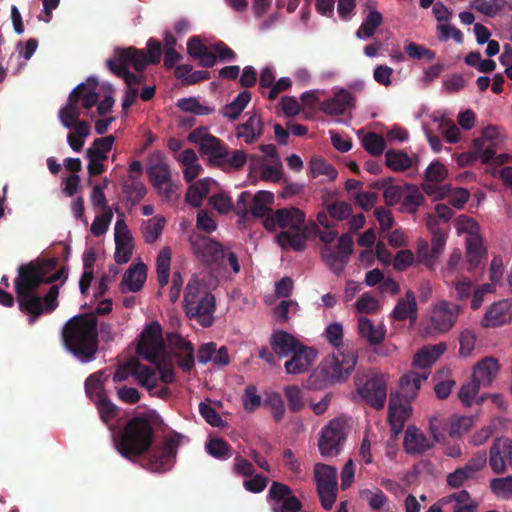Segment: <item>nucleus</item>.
<instances>
[{"label":"nucleus","mask_w":512,"mask_h":512,"mask_svg":"<svg viewBox=\"0 0 512 512\" xmlns=\"http://www.w3.org/2000/svg\"><path fill=\"white\" fill-rule=\"evenodd\" d=\"M67 271L62 267L45 279L44 272L37 263L29 262L18 267V276L14 280V288L19 310L28 315L29 324H34L44 312L50 313L58 307L59 287L52 285L48 293L41 297L35 291L44 283L52 284L67 279Z\"/></svg>","instance_id":"obj_1"},{"label":"nucleus","mask_w":512,"mask_h":512,"mask_svg":"<svg viewBox=\"0 0 512 512\" xmlns=\"http://www.w3.org/2000/svg\"><path fill=\"white\" fill-rule=\"evenodd\" d=\"M97 317L81 314L69 319L62 330L64 347L80 362L89 363L98 352Z\"/></svg>","instance_id":"obj_2"},{"label":"nucleus","mask_w":512,"mask_h":512,"mask_svg":"<svg viewBox=\"0 0 512 512\" xmlns=\"http://www.w3.org/2000/svg\"><path fill=\"white\" fill-rule=\"evenodd\" d=\"M158 416L144 413L127 421L114 438L115 448L125 459L134 461L150 450L155 438L154 427Z\"/></svg>","instance_id":"obj_3"},{"label":"nucleus","mask_w":512,"mask_h":512,"mask_svg":"<svg viewBox=\"0 0 512 512\" xmlns=\"http://www.w3.org/2000/svg\"><path fill=\"white\" fill-rule=\"evenodd\" d=\"M216 300L196 277H192L184 294V310L189 319H195L202 327L212 326Z\"/></svg>","instance_id":"obj_4"},{"label":"nucleus","mask_w":512,"mask_h":512,"mask_svg":"<svg viewBox=\"0 0 512 512\" xmlns=\"http://www.w3.org/2000/svg\"><path fill=\"white\" fill-rule=\"evenodd\" d=\"M106 66L116 76L123 78L129 88L142 82V76L129 71V67L137 72L147 67L146 53L144 50L133 46L127 48H115L112 58L106 60Z\"/></svg>","instance_id":"obj_5"},{"label":"nucleus","mask_w":512,"mask_h":512,"mask_svg":"<svg viewBox=\"0 0 512 512\" xmlns=\"http://www.w3.org/2000/svg\"><path fill=\"white\" fill-rule=\"evenodd\" d=\"M146 173L149 181L162 197L167 200L174 197L176 187L172 182L171 170L160 151H155L148 157Z\"/></svg>","instance_id":"obj_6"},{"label":"nucleus","mask_w":512,"mask_h":512,"mask_svg":"<svg viewBox=\"0 0 512 512\" xmlns=\"http://www.w3.org/2000/svg\"><path fill=\"white\" fill-rule=\"evenodd\" d=\"M179 445L180 435L178 433L167 436L162 446L154 447L150 451L143 466L152 472H166L176 458Z\"/></svg>","instance_id":"obj_7"},{"label":"nucleus","mask_w":512,"mask_h":512,"mask_svg":"<svg viewBox=\"0 0 512 512\" xmlns=\"http://www.w3.org/2000/svg\"><path fill=\"white\" fill-rule=\"evenodd\" d=\"M353 252V238L350 234H342L335 247L324 246L321 258L327 267L336 275H340L348 264Z\"/></svg>","instance_id":"obj_8"},{"label":"nucleus","mask_w":512,"mask_h":512,"mask_svg":"<svg viewBox=\"0 0 512 512\" xmlns=\"http://www.w3.org/2000/svg\"><path fill=\"white\" fill-rule=\"evenodd\" d=\"M163 351L162 327L157 321H153L141 332L136 352L149 362L156 363Z\"/></svg>","instance_id":"obj_9"},{"label":"nucleus","mask_w":512,"mask_h":512,"mask_svg":"<svg viewBox=\"0 0 512 512\" xmlns=\"http://www.w3.org/2000/svg\"><path fill=\"white\" fill-rule=\"evenodd\" d=\"M361 398L376 410L383 409L387 399V380L383 374L374 373L364 382H356Z\"/></svg>","instance_id":"obj_10"},{"label":"nucleus","mask_w":512,"mask_h":512,"mask_svg":"<svg viewBox=\"0 0 512 512\" xmlns=\"http://www.w3.org/2000/svg\"><path fill=\"white\" fill-rule=\"evenodd\" d=\"M357 358L354 350L341 352L322 367V372L331 382L343 381L354 371Z\"/></svg>","instance_id":"obj_11"},{"label":"nucleus","mask_w":512,"mask_h":512,"mask_svg":"<svg viewBox=\"0 0 512 512\" xmlns=\"http://www.w3.org/2000/svg\"><path fill=\"white\" fill-rule=\"evenodd\" d=\"M168 346L177 360L178 367L186 373L195 366L194 346L177 332L167 334Z\"/></svg>","instance_id":"obj_12"},{"label":"nucleus","mask_w":512,"mask_h":512,"mask_svg":"<svg viewBox=\"0 0 512 512\" xmlns=\"http://www.w3.org/2000/svg\"><path fill=\"white\" fill-rule=\"evenodd\" d=\"M346 439L344 425L334 419L322 429L319 439V450L323 456H335L340 452V445Z\"/></svg>","instance_id":"obj_13"},{"label":"nucleus","mask_w":512,"mask_h":512,"mask_svg":"<svg viewBox=\"0 0 512 512\" xmlns=\"http://www.w3.org/2000/svg\"><path fill=\"white\" fill-rule=\"evenodd\" d=\"M498 130L496 126L488 125L482 131L481 137L474 139L473 151L469 154L471 161L481 159L482 163H489L496 154V140Z\"/></svg>","instance_id":"obj_14"},{"label":"nucleus","mask_w":512,"mask_h":512,"mask_svg":"<svg viewBox=\"0 0 512 512\" xmlns=\"http://www.w3.org/2000/svg\"><path fill=\"white\" fill-rule=\"evenodd\" d=\"M305 214L298 208H281L267 216L264 219V226L266 229H274L275 226L281 228L289 227L290 229H299L304 225Z\"/></svg>","instance_id":"obj_15"},{"label":"nucleus","mask_w":512,"mask_h":512,"mask_svg":"<svg viewBox=\"0 0 512 512\" xmlns=\"http://www.w3.org/2000/svg\"><path fill=\"white\" fill-rule=\"evenodd\" d=\"M114 260L118 264L127 263L132 257L133 237L124 219H118L114 229Z\"/></svg>","instance_id":"obj_16"},{"label":"nucleus","mask_w":512,"mask_h":512,"mask_svg":"<svg viewBox=\"0 0 512 512\" xmlns=\"http://www.w3.org/2000/svg\"><path fill=\"white\" fill-rule=\"evenodd\" d=\"M194 252L206 263L223 264L226 250L219 242L205 236H198L192 241Z\"/></svg>","instance_id":"obj_17"},{"label":"nucleus","mask_w":512,"mask_h":512,"mask_svg":"<svg viewBox=\"0 0 512 512\" xmlns=\"http://www.w3.org/2000/svg\"><path fill=\"white\" fill-rule=\"evenodd\" d=\"M461 308L446 301L440 302L431 315V327L440 333L448 332L454 325Z\"/></svg>","instance_id":"obj_18"},{"label":"nucleus","mask_w":512,"mask_h":512,"mask_svg":"<svg viewBox=\"0 0 512 512\" xmlns=\"http://www.w3.org/2000/svg\"><path fill=\"white\" fill-rule=\"evenodd\" d=\"M187 53L198 65L203 68H212L217 63L216 54L212 52L211 46H207L200 36H191L187 41Z\"/></svg>","instance_id":"obj_19"},{"label":"nucleus","mask_w":512,"mask_h":512,"mask_svg":"<svg viewBox=\"0 0 512 512\" xmlns=\"http://www.w3.org/2000/svg\"><path fill=\"white\" fill-rule=\"evenodd\" d=\"M316 357L317 352L314 349L300 345L285 363V370L288 374H302L312 366Z\"/></svg>","instance_id":"obj_20"},{"label":"nucleus","mask_w":512,"mask_h":512,"mask_svg":"<svg viewBox=\"0 0 512 512\" xmlns=\"http://www.w3.org/2000/svg\"><path fill=\"white\" fill-rule=\"evenodd\" d=\"M86 87L84 82L78 84L69 94L67 103L59 110L58 116L61 124L71 129L73 122L78 121L81 115V110L78 105L80 101L79 91Z\"/></svg>","instance_id":"obj_21"},{"label":"nucleus","mask_w":512,"mask_h":512,"mask_svg":"<svg viewBox=\"0 0 512 512\" xmlns=\"http://www.w3.org/2000/svg\"><path fill=\"white\" fill-rule=\"evenodd\" d=\"M512 319V303L503 300L494 303L485 313L482 324L485 327H498L509 323Z\"/></svg>","instance_id":"obj_22"},{"label":"nucleus","mask_w":512,"mask_h":512,"mask_svg":"<svg viewBox=\"0 0 512 512\" xmlns=\"http://www.w3.org/2000/svg\"><path fill=\"white\" fill-rule=\"evenodd\" d=\"M354 97L345 89H340L335 95L321 103V110L328 115H342L354 106Z\"/></svg>","instance_id":"obj_23"},{"label":"nucleus","mask_w":512,"mask_h":512,"mask_svg":"<svg viewBox=\"0 0 512 512\" xmlns=\"http://www.w3.org/2000/svg\"><path fill=\"white\" fill-rule=\"evenodd\" d=\"M498 360L494 357H485L473 368L472 377L484 387L489 386L499 372Z\"/></svg>","instance_id":"obj_24"},{"label":"nucleus","mask_w":512,"mask_h":512,"mask_svg":"<svg viewBox=\"0 0 512 512\" xmlns=\"http://www.w3.org/2000/svg\"><path fill=\"white\" fill-rule=\"evenodd\" d=\"M273 352L279 357H288L302 345L293 335L286 331H275L270 338Z\"/></svg>","instance_id":"obj_25"},{"label":"nucleus","mask_w":512,"mask_h":512,"mask_svg":"<svg viewBox=\"0 0 512 512\" xmlns=\"http://www.w3.org/2000/svg\"><path fill=\"white\" fill-rule=\"evenodd\" d=\"M147 278V267L144 263L132 265L124 273L121 282V291L138 292L142 289Z\"/></svg>","instance_id":"obj_26"},{"label":"nucleus","mask_w":512,"mask_h":512,"mask_svg":"<svg viewBox=\"0 0 512 512\" xmlns=\"http://www.w3.org/2000/svg\"><path fill=\"white\" fill-rule=\"evenodd\" d=\"M127 366L129 367L130 374L137 379L139 385L146 388L153 395L152 391L157 386L155 370L137 360L127 362Z\"/></svg>","instance_id":"obj_27"},{"label":"nucleus","mask_w":512,"mask_h":512,"mask_svg":"<svg viewBox=\"0 0 512 512\" xmlns=\"http://www.w3.org/2000/svg\"><path fill=\"white\" fill-rule=\"evenodd\" d=\"M392 318L396 321L409 319L415 322L418 316L417 302L414 293L408 290L404 298H400L392 311Z\"/></svg>","instance_id":"obj_28"},{"label":"nucleus","mask_w":512,"mask_h":512,"mask_svg":"<svg viewBox=\"0 0 512 512\" xmlns=\"http://www.w3.org/2000/svg\"><path fill=\"white\" fill-rule=\"evenodd\" d=\"M403 444L406 452L411 454H422L432 446V443L415 426H409L406 429Z\"/></svg>","instance_id":"obj_29"},{"label":"nucleus","mask_w":512,"mask_h":512,"mask_svg":"<svg viewBox=\"0 0 512 512\" xmlns=\"http://www.w3.org/2000/svg\"><path fill=\"white\" fill-rule=\"evenodd\" d=\"M264 123L257 113L249 116L246 122L237 127V136L243 138L246 144H252L263 134Z\"/></svg>","instance_id":"obj_30"},{"label":"nucleus","mask_w":512,"mask_h":512,"mask_svg":"<svg viewBox=\"0 0 512 512\" xmlns=\"http://www.w3.org/2000/svg\"><path fill=\"white\" fill-rule=\"evenodd\" d=\"M277 243L283 248H291L295 251H303L306 248L307 236L302 226L299 229L282 231L276 236Z\"/></svg>","instance_id":"obj_31"},{"label":"nucleus","mask_w":512,"mask_h":512,"mask_svg":"<svg viewBox=\"0 0 512 512\" xmlns=\"http://www.w3.org/2000/svg\"><path fill=\"white\" fill-rule=\"evenodd\" d=\"M446 350L445 343H438L432 346H425L420 349L413 358V365L419 368L430 367L436 362Z\"/></svg>","instance_id":"obj_32"},{"label":"nucleus","mask_w":512,"mask_h":512,"mask_svg":"<svg viewBox=\"0 0 512 512\" xmlns=\"http://www.w3.org/2000/svg\"><path fill=\"white\" fill-rule=\"evenodd\" d=\"M508 462V453H506L505 440L497 438L490 447L489 465L496 474H501L506 470Z\"/></svg>","instance_id":"obj_33"},{"label":"nucleus","mask_w":512,"mask_h":512,"mask_svg":"<svg viewBox=\"0 0 512 512\" xmlns=\"http://www.w3.org/2000/svg\"><path fill=\"white\" fill-rule=\"evenodd\" d=\"M485 255L486 251L483 248L481 238L478 235L470 236L467 239L466 250L467 270L470 272L476 270L480 266Z\"/></svg>","instance_id":"obj_34"},{"label":"nucleus","mask_w":512,"mask_h":512,"mask_svg":"<svg viewBox=\"0 0 512 512\" xmlns=\"http://www.w3.org/2000/svg\"><path fill=\"white\" fill-rule=\"evenodd\" d=\"M274 196L271 192L268 191H259L257 192L251 202L250 213L252 216L256 218H263L267 216H271L272 209L270 205L273 204Z\"/></svg>","instance_id":"obj_35"},{"label":"nucleus","mask_w":512,"mask_h":512,"mask_svg":"<svg viewBox=\"0 0 512 512\" xmlns=\"http://www.w3.org/2000/svg\"><path fill=\"white\" fill-rule=\"evenodd\" d=\"M358 330L362 338H365L370 345H378L383 342L386 330L383 326L375 327L372 321L366 317H360Z\"/></svg>","instance_id":"obj_36"},{"label":"nucleus","mask_w":512,"mask_h":512,"mask_svg":"<svg viewBox=\"0 0 512 512\" xmlns=\"http://www.w3.org/2000/svg\"><path fill=\"white\" fill-rule=\"evenodd\" d=\"M210 184L211 180L204 178L190 185L185 195L186 202L193 207H200L203 199L207 197L210 191Z\"/></svg>","instance_id":"obj_37"},{"label":"nucleus","mask_w":512,"mask_h":512,"mask_svg":"<svg viewBox=\"0 0 512 512\" xmlns=\"http://www.w3.org/2000/svg\"><path fill=\"white\" fill-rule=\"evenodd\" d=\"M105 379L106 376L103 370L95 372L87 377L85 381V392L93 402L107 396L104 389Z\"/></svg>","instance_id":"obj_38"},{"label":"nucleus","mask_w":512,"mask_h":512,"mask_svg":"<svg viewBox=\"0 0 512 512\" xmlns=\"http://www.w3.org/2000/svg\"><path fill=\"white\" fill-rule=\"evenodd\" d=\"M385 164L395 172H402L412 167L413 160L404 151L389 149L385 153Z\"/></svg>","instance_id":"obj_39"},{"label":"nucleus","mask_w":512,"mask_h":512,"mask_svg":"<svg viewBox=\"0 0 512 512\" xmlns=\"http://www.w3.org/2000/svg\"><path fill=\"white\" fill-rule=\"evenodd\" d=\"M131 182H124L122 185V192L131 205L138 204L146 195L147 189L143 182L138 179V176L130 175Z\"/></svg>","instance_id":"obj_40"},{"label":"nucleus","mask_w":512,"mask_h":512,"mask_svg":"<svg viewBox=\"0 0 512 512\" xmlns=\"http://www.w3.org/2000/svg\"><path fill=\"white\" fill-rule=\"evenodd\" d=\"M200 152L209 156L215 163L220 164L221 160L228 156L227 147L222 142L212 135L207 137L200 147Z\"/></svg>","instance_id":"obj_41"},{"label":"nucleus","mask_w":512,"mask_h":512,"mask_svg":"<svg viewBox=\"0 0 512 512\" xmlns=\"http://www.w3.org/2000/svg\"><path fill=\"white\" fill-rule=\"evenodd\" d=\"M251 100V93L247 90L240 92L237 97L223 107L221 113L231 121H235L241 115Z\"/></svg>","instance_id":"obj_42"},{"label":"nucleus","mask_w":512,"mask_h":512,"mask_svg":"<svg viewBox=\"0 0 512 512\" xmlns=\"http://www.w3.org/2000/svg\"><path fill=\"white\" fill-rule=\"evenodd\" d=\"M314 478L317 487H337V470L332 466L323 463L315 464Z\"/></svg>","instance_id":"obj_43"},{"label":"nucleus","mask_w":512,"mask_h":512,"mask_svg":"<svg viewBox=\"0 0 512 512\" xmlns=\"http://www.w3.org/2000/svg\"><path fill=\"white\" fill-rule=\"evenodd\" d=\"M383 17L380 12L372 10L366 16L359 29L356 31V37L359 39L371 38L378 27L381 26Z\"/></svg>","instance_id":"obj_44"},{"label":"nucleus","mask_w":512,"mask_h":512,"mask_svg":"<svg viewBox=\"0 0 512 512\" xmlns=\"http://www.w3.org/2000/svg\"><path fill=\"white\" fill-rule=\"evenodd\" d=\"M427 225L432 232L431 251L433 253V257L438 259L445 248L446 235L443 231L435 227L437 225V220L434 215H428Z\"/></svg>","instance_id":"obj_45"},{"label":"nucleus","mask_w":512,"mask_h":512,"mask_svg":"<svg viewBox=\"0 0 512 512\" xmlns=\"http://www.w3.org/2000/svg\"><path fill=\"white\" fill-rule=\"evenodd\" d=\"M406 189L409 193L403 197L401 209L403 212L413 214L423 204L425 198L420 190L414 185H406Z\"/></svg>","instance_id":"obj_46"},{"label":"nucleus","mask_w":512,"mask_h":512,"mask_svg":"<svg viewBox=\"0 0 512 512\" xmlns=\"http://www.w3.org/2000/svg\"><path fill=\"white\" fill-rule=\"evenodd\" d=\"M114 141L113 135L95 139L92 146L86 150V156L107 160Z\"/></svg>","instance_id":"obj_47"},{"label":"nucleus","mask_w":512,"mask_h":512,"mask_svg":"<svg viewBox=\"0 0 512 512\" xmlns=\"http://www.w3.org/2000/svg\"><path fill=\"white\" fill-rule=\"evenodd\" d=\"M85 84L86 87L79 91V97L83 108L91 109L99 100V94L97 93L98 80L91 76Z\"/></svg>","instance_id":"obj_48"},{"label":"nucleus","mask_w":512,"mask_h":512,"mask_svg":"<svg viewBox=\"0 0 512 512\" xmlns=\"http://www.w3.org/2000/svg\"><path fill=\"white\" fill-rule=\"evenodd\" d=\"M171 250L164 247L157 257V279L160 286L168 284L170 275Z\"/></svg>","instance_id":"obj_49"},{"label":"nucleus","mask_w":512,"mask_h":512,"mask_svg":"<svg viewBox=\"0 0 512 512\" xmlns=\"http://www.w3.org/2000/svg\"><path fill=\"white\" fill-rule=\"evenodd\" d=\"M288 408L292 413L300 412L305 406L304 391L297 385H288L284 388Z\"/></svg>","instance_id":"obj_50"},{"label":"nucleus","mask_w":512,"mask_h":512,"mask_svg":"<svg viewBox=\"0 0 512 512\" xmlns=\"http://www.w3.org/2000/svg\"><path fill=\"white\" fill-rule=\"evenodd\" d=\"M309 168L313 178L325 175L329 180H335L338 175L337 170L321 157H312Z\"/></svg>","instance_id":"obj_51"},{"label":"nucleus","mask_w":512,"mask_h":512,"mask_svg":"<svg viewBox=\"0 0 512 512\" xmlns=\"http://www.w3.org/2000/svg\"><path fill=\"white\" fill-rule=\"evenodd\" d=\"M408 416V409L400 402L399 394L391 393L388 405V421L395 422L398 420L405 423Z\"/></svg>","instance_id":"obj_52"},{"label":"nucleus","mask_w":512,"mask_h":512,"mask_svg":"<svg viewBox=\"0 0 512 512\" xmlns=\"http://www.w3.org/2000/svg\"><path fill=\"white\" fill-rule=\"evenodd\" d=\"M165 220L163 218H152L144 222L141 230L145 242L154 243L161 235Z\"/></svg>","instance_id":"obj_53"},{"label":"nucleus","mask_w":512,"mask_h":512,"mask_svg":"<svg viewBox=\"0 0 512 512\" xmlns=\"http://www.w3.org/2000/svg\"><path fill=\"white\" fill-rule=\"evenodd\" d=\"M362 146L368 153L377 157L383 154L386 148V142L381 135L375 132H369L363 137Z\"/></svg>","instance_id":"obj_54"},{"label":"nucleus","mask_w":512,"mask_h":512,"mask_svg":"<svg viewBox=\"0 0 512 512\" xmlns=\"http://www.w3.org/2000/svg\"><path fill=\"white\" fill-rule=\"evenodd\" d=\"M207 452L214 458L225 460L232 456L231 446L221 438L210 439L206 444Z\"/></svg>","instance_id":"obj_55"},{"label":"nucleus","mask_w":512,"mask_h":512,"mask_svg":"<svg viewBox=\"0 0 512 512\" xmlns=\"http://www.w3.org/2000/svg\"><path fill=\"white\" fill-rule=\"evenodd\" d=\"M404 49L406 54L414 60H425L426 62H432L436 58V54L433 50L415 42H408Z\"/></svg>","instance_id":"obj_56"},{"label":"nucleus","mask_w":512,"mask_h":512,"mask_svg":"<svg viewBox=\"0 0 512 512\" xmlns=\"http://www.w3.org/2000/svg\"><path fill=\"white\" fill-rule=\"evenodd\" d=\"M474 425L471 416H454L451 418L448 433L451 437H458L468 432Z\"/></svg>","instance_id":"obj_57"},{"label":"nucleus","mask_w":512,"mask_h":512,"mask_svg":"<svg viewBox=\"0 0 512 512\" xmlns=\"http://www.w3.org/2000/svg\"><path fill=\"white\" fill-rule=\"evenodd\" d=\"M506 0H474L473 7L488 17H494L506 5Z\"/></svg>","instance_id":"obj_58"},{"label":"nucleus","mask_w":512,"mask_h":512,"mask_svg":"<svg viewBox=\"0 0 512 512\" xmlns=\"http://www.w3.org/2000/svg\"><path fill=\"white\" fill-rule=\"evenodd\" d=\"M360 496L373 510L383 509L388 501L384 492L379 488L374 490L364 489L360 492Z\"/></svg>","instance_id":"obj_59"},{"label":"nucleus","mask_w":512,"mask_h":512,"mask_svg":"<svg viewBox=\"0 0 512 512\" xmlns=\"http://www.w3.org/2000/svg\"><path fill=\"white\" fill-rule=\"evenodd\" d=\"M247 161V154L243 150H234L232 155L221 160L219 166L225 171L239 170Z\"/></svg>","instance_id":"obj_60"},{"label":"nucleus","mask_w":512,"mask_h":512,"mask_svg":"<svg viewBox=\"0 0 512 512\" xmlns=\"http://www.w3.org/2000/svg\"><path fill=\"white\" fill-rule=\"evenodd\" d=\"M113 219L112 209H105L101 215L95 217L92 222L90 231L95 237H100L108 230V227Z\"/></svg>","instance_id":"obj_61"},{"label":"nucleus","mask_w":512,"mask_h":512,"mask_svg":"<svg viewBox=\"0 0 512 512\" xmlns=\"http://www.w3.org/2000/svg\"><path fill=\"white\" fill-rule=\"evenodd\" d=\"M94 403L103 422L109 423L117 416V407L109 400L107 396L94 401Z\"/></svg>","instance_id":"obj_62"},{"label":"nucleus","mask_w":512,"mask_h":512,"mask_svg":"<svg viewBox=\"0 0 512 512\" xmlns=\"http://www.w3.org/2000/svg\"><path fill=\"white\" fill-rule=\"evenodd\" d=\"M291 494L292 490L288 485L274 481L269 488L268 497L273 504H279Z\"/></svg>","instance_id":"obj_63"},{"label":"nucleus","mask_w":512,"mask_h":512,"mask_svg":"<svg viewBox=\"0 0 512 512\" xmlns=\"http://www.w3.org/2000/svg\"><path fill=\"white\" fill-rule=\"evenodd\" d=\"M301 508V501L295 495L292 494L286 497V499L283 500L281 503L272 504L273 512H299Z\"/></svg>","instance_id":"obj_64"}]
</instances>
